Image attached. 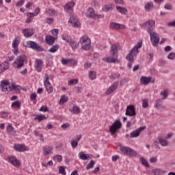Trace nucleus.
<instances>
[{
  "label": "nucleus",
  "instance_id": "obj_1",
  "mask_svg": "<svg viewBox=\"0 0 175 175\" xmlns=\"http://www.w3.org/2000/svg\"><path fill=\"white\" fill-rule=\"evenodd\" d=\"M150 36V42L154 47H158L159 43V35L154 31H150L148 33Z\"/></svg>",
  "mask_w": 175,
  "mask_h": 175
},
{
  "label": "nucleus",
  "instance_id": "obj_2",
  "mask_svg": "<svg viewBox=\"0 0 175 175\" xmlns=\"http://www.w3.org/2000/svg\"><path fill=\"white\" fill-rule=\"evenodd\" d=\"M122 124L121 122L118 120H116L111 126H109V132L111 136H114L116 135L117 131L121 128Z\"/></svg>",
  "mask_w": 175,
  "mask_h": 175
},
{
  "label": "nucleus",
  "instance_id": "obj_3",
  "mask_svg": "<svg viewBox=\"0 0 175 175\" xmlns=\"http://www.w3.org/2000/svg\"><path fill=\"white\" fill-rule=\"evenodd\" d=\"M24 61H25V55H20L16 60L12 64L14 68L21 69L24 66Z\"/></svg>",
  "mask_w": 175,
  "mask_h": 175
},
{
  "label": "nucleus",
  "instance_id": "obj_4",
  "mask_svg": "<svg viewBox=\"0 0 175 175\" xmlns=\"http://www.w3.org/2000/svg\"><path fill=\"white\" fill-rule=\"evenodd\" d=\"M120 151L129 157H137V152L129 147L122 146L120 148Z\"/></svg>",
  "mask_w": 175,
  "mask_h": 175
},
{
  "label": "nucleus",
  "instance_id": "obj_5",
  "mask_svg": "<svg viewBox=\"0 0 175 175\" xmlns=\"http://www.w3.org/2000/svg\"><path fill=\"white\" fill-rule=\"evenodd\" d=\"M137 54H139V49L137 46H134L133 49L130 51L129 53L126 56V59H127V61H131V62H133V61H135L133 55H137Z\"/></svg>",
  "mask_w": 175,
  "mask_h": 175
},
{
  "label": "nucleus",
  "instance_id": "obj_6",
  "mask_svg": "<svg viewBox=\"0 0 175 175\" xmlns=\"http://www.w3.org/2000/svg\"><path fill=\"white\" fill-rule=\"evenodd\" d=\"M25 47H29L33 50H36V51H43V49H42V47L39 46V44H37L33 41H28L27 42H26V44H25Z\"/></svg>",
  "mask_w": 175,
  "mask_h": 175
},
{
  "label": "nucleus",
  "instance_id": "obj_7",
  "mask_svg": "<svg viewBox=\"0 0 175 175\" xmlns=\"http://www.w3.org/2000/svg\"><path fill=\"white\" fill-rule=\"evenodd\" d=\"M143 27H146L148 33L154 31L155 28V21L149 20L143 24Z\"/></svg>",
  "mask_w": 175,
  "mask_h": 175
},
{
  "label": "nucleus",
  "instance_id": "obj_8",
  "mask_svg": "<svg viewBox=\"0 0 175 175\" xmlns=\"http://www.w3.org/2000/svg\"><path fill=\"white\" fill-rule=\"evenodd\" d=\"M125 114L129 117H135V116H136V110L135 109V106L128 105Z\"/></svg>",
  "mask_w": 175,
  "mask_h": 175
},
{
  "label": "nucleus",
  "instance_id": "obj_9",
  "mask_svg": "<svg viewBox=\"0 0 175 175\" xmlns=\"http://www.w3.org/2000/svg\"><path fill=\"white\" fill-rule=\"evenodd\" d=\"M44 84L48 94H51V92H53V85L49 81V77L47 76V74H46V78L44 80Z\"/></svg>",
  "mask_w": 175,
  "mask_h": 175
},
{
  "label": "nucleus",
  "instance_id": "obj_10",
  "mask_svg": "<svg viewBox=\"0 0 175 175\" xmlns=\"http://www.w3.org/2000/svg\"><path fill=\"white\" fill-rule=\"evenodd\" d=\"M146 128V126L139 127L135 131H133L130 133V137H138V136L140 135V132H142V131H144Z\"/></svg>",
  "mask_w": 175,
  "mask_h": 175
},
{
  "label": "nucleus",
  "instance_id": "obj_11",
  "mask_svg": "<svg viewBox=\"0 0 175 175\" xmlns=\"http://www.w3.org/2000/svg\"><path fill=\"white\" fill-rule=\"evenodd\" d=\"M86 16L87 17H89V18H93L94 20H96V18H99V15H96L95 14V11L92 8L88 9Z\"/></svg>",
  "mask_w": 175,
  "mask_h": 175
},
{
  "label": "nucleus",
  "instance_id": "obj_12",
  "mask_svg": "<svg viewBox=\"0 0 175 175\" xmlns=\"http://www.w3.org/2000/svg\"><path fill=\"white\" fill-rule=\"evenodd\" d=\"M118 87V81L114 82L105 92L106 95H110L112 92H114L117 88Z\"/></svg>",
  "mask_w": 175,
  "mask_h": 175
},
{
  "label": "nucleus",
  "instance_id": "obj_13",
  "mask_svg": "<svg viewBox=\"0 0 175 175\" xmlns=\"http://www.w3.org/2000/svg\"><path fill=\"white\" fill-rule=\"evenodd\" d=\"M78 157L79 158V159H81L82 161H87L88 159H92V154H84V152H80L78 154Z\"/></svg>",
  "mask_w": 175,
  "mask_h": 175
},
{
  "label": "nucleus",
  "instance_id": "obj_14",
  "mask_svg": "<svg viewBox=\"0 0 175 175\" xmlns=\"http://www.w3.org/2000/svg\"><path fill=\"white\" fill-rule=\"evenodd\" d=\"M8 162L12 163L14 166H20L21 165V163H20V161L18 159H16V157L12 156V157H8Z\"/></svg>",
  "mask_w": 175,
  "mask_h": 175
},
{
  "label": "nucleus",
  "instance_id": "obj_15",
  "mask_svg": "<svg viewBox=\"0 0 175 175\" xmlns=\"http://www.w3.org/2000/svg\"><path fill=\"white\" fill-rule=\"evenodd\" d=\"M69 23L73 26L79 28L80 27V22H79V19L76 18L74 16H70L69 18Z\"/></svg>",
  "mask_w": 175,
  "mask_h": 175
},
{
  "label": "nucleus",
  "instance_id": "obj_16",
  "mask_svg": "<svg viewBox=\"0 0 175 175\" xmlns=\"http://www.w3.org/2000/svg\"><path fill=\"white\" fill-rule=\"evenodd\" d=\"M110 28H111V29H125V25L111 23H110Z\"/></svg>",
  "mask_w": 175,
  "mask_h": 175
},
{
  "label": "nucleus",
  "instance_id": "obj_17",
  "mask_svg": "<svg viewBox=\"0 0 175 175\" xmlns=\"http://www.w3.org/2000/svg\"><path fill=\"white\" fill-rule=\"evenodd\" d=\"M118 46L116 44H113L111 46V53L113 58H116L118 55Z\"/></svg>",
  "mask_w": 175,
  "mask_h": 175
},
{
  "label": "nucleus",
  "instance_id": "obj_18",
  "mask_svg": "<svg viewBox=\"0 0 175 175\" xmlns=\"http://www.w3.org/2000/svg\"><path fill=\"white\" fill-rule=\"evenodd\" d=\"M43 65V62H42V59H37L35 62V68L37 70V72H42V66Z\"/></svg>",
  "mask_w": 175,
  "mask_h": 175
},
{
  "label": "nucleus",
  "instance_id": "obj_19",
  "mask_svg": "<svg viewBox=\"0 0 175 175\" xmlns=\"http://www.w3.org/2000/svg\"><path fill=\"white\" fill-rule=\"evenodd\" d=\"M45 40L46 44H49V46H53L54 44V42H55V38L53 36H46L45 37Z\"/></svg>",
  "mask_w": 175,
  "mask_h": 175
},
{
  "label": "nucleus",
  "instance_id": "obj_20",
  "mask_svg": "<svg viewBox=\"0 0 175 175\" xmlns=\"http://www.w3.org/2000/svg\"><path fill=\"white\" fill-rule=\"evenodd\" d=\"M73 6H75L74 2H69L64 5V9L67 13H72L73 10Z\"/></svg>",
  "mask_w": 175,
  "mask_h": 175
},
{
  "label": "nucleus",
  "instance_id": "obj_21",
  "mask_svg": "<svg viewBox=\"0 0 175 175\" xmlns=\"http://www.w3.org/2000/svg\"><path fill=\"white\" fill-rule=\"evenodd\" d=\"M9 69V62H4L0 64V74L3 72H6Z\"/></svg>",
  "mask_w": 175,
  "mask_h": 175
},
{
  "label": "nucleus",
  "instance_id": "obj_22",
  "mask_svg": "<svg viewBox=\"0 0 175 175\" xmlns=\"http://www.w3.org/2000/svg\"><path fill=\"white\" fill-rule=\"evenodd\" d=\"M42 150H43V154L44 155H49V154L53 151V148H51L50 146L49 145H46L42 147Z\"/></svg>",
  "mask_w": 175,
  "mask_h": 175
},
{
  "label": "nucleus",
  "instance_id": "obj_23",
  "mask_svg": "<svg viewBox=\"0 0 175 175\" xmlns=\"http://www.w3.org/2000/svg\"><path fill=\"white\" fill-rule=\"evenodd\" d=\"M14 149L16 151H20L21 152H24V151H27V148L23 144L14 145Z\"/></svg>",
  "mask_w": 175,
  "mask_h": 175
},
{
  "label": "nucleus",
  "instance_id": "obj_24",
  "mask_svg": "<svg viewBox=\"0 0 175 175\" xmlns=\"http://www.w3.org/2000/svg\"><path fill=\"white\" fill-rule=\"evenodd\" d=\"M70 111H71V113H73V114H79L80 107L73 104L72 106L70 107Z\"/></svg>",
  "mask_w": 175,
  "mask_h": 175
},
{
  "label": "nucleus",
  "instance_id": "obj_25",
  "mask_svg": "<svg viewBox=\"0 0 175 175\" xmlns=\"http://www.w3.org/2000/svg\"><path fill=\"white\" fill-rule=\"evenodd\" d=\"M22 33H23L25 38H31L33 35L32 31H29V29L25 28L22 30Z\"/></svg>",
  "mask_w": 175,
  "mask_h": 175
},
{
  "label": "nucleus",
  "instance_id": "obj_26",
  "mask_svg": "<svg viewBox=\"0 0 175 175\" xmlns=\"http://www.w3.org/2000/svg\"><path fill=\"white\" fill-rule=\"evenodd\" d=\"M140 81L142 84L147 85V84H150V83H151V77H142L140 79Z\"/></svg>",
  "mask_w": 175,
  "mask_h": 175
},
{
  "label": "nucleus",
  "instance_id": "obj_27",
  "mask_svg": "<svg viewBox=\"0 0 175 175\" xmlns=\"http://www.w3.org/2000/svg\"><path fill=\"white\" fill-rule=\"evenodd\" d=\"M33 117H36V118H34L35 121H38V122H42V121H44V120H46L47 118H46V116L44 115H36L34 114L33 115Z\"/></svg>",
  "mask_w": 175,
  "mask_h": 175
},
{
  "label": "nucleus",
  "instance_id": "obj_28",
  "mask_svg": "<svg viewBox=\"0 0 175 175\" xmlns=\"http://www.w3.org/2000/svg\"><path fill=\"white\" fill-rule=\"evenodd\" d=\"M114 5L112 4L104 5L102 8L103 12H109V10H113Z\"/></svg>",
  "mask_w": 175,
  "mask_h": 175
},
{
  "label": "nucleus",
  "instance_id": "obj_29",
  "mask_svg": "<svg viewBox=\"0 0 175 175\" xmlns=\"http://www.w3.org/2000/svg\"><path fill=\"white\" fill-rule=\"evenodd\" d=\"M116 10L119 12V13H121V14H126L128 13V10L125 8H121L120 5H116Z\"/></svg>",
  "mask_w": 175,
  "mask_h": 175
},
{
  "label": "nucleus",
  "instance_id": "obj_30",
  "mask_svg": "<svg viewBox=\"0 0 175 175\" xmlns=\"http://www.w3.org/2000/svg\"><path fill=\"white\" fill-rule=\"evenodd\" d=\"M46 14L47 16H51L52 17H55L57 16V11L53 9H49L48 11H46Z\"/></svg>",
  "mask_w": 175,
  "mask_h": 175
},
{
  "label": "nucleus",
  "instance_id": "obj_31",
  "mask_svg": "<svg viewBox=\"0 0 175 175\" xmlns=\"http://www.w3.org/2000/svg\"><path fill=\"white\" fill-rule=\"evenodd\" d=\"M27 16L28 18L26 20V23L27 24H29V23H31V21H32V18H33V17H35V14H33L32 12H28Z\"/></svg>",
  "mask_w": 175,
  "mask_h": 175
},
{
  "label": "nucleus",
  "instance_id": "obj_32",
  "mask_svg": "<svg viewBox=\"0 0 175 175\" xmlns=\"http://www.w3.org/2000/svg\"><path fill=\"white\" fill-rule=\"evenodd\" d=\"M27 16L28 18L26 20V23L27 24H29V23H31V21H32V18H33V17H35V14H33L32 12H28Z\"/></svg>",
  "mask_w": 175,
  "mask_h": 175
},
{
  "label": "nucleus",
  "instance_id": "obj_33",
  "mask_svg": "<svg viewBox=\"0 0 175 175\" xmlns=\"http://www.w3.org/2000/svg\"><path fill=\"white\" fill-rule=\"evenodd\" d=\"M27 16L28 18L26 20V23L27 24H29V23H31V21H32V18H33V17H35V14H33L32 12H28Z\"/></svg>",
  "mask_w": 175,
  "mask_h": 175
},
{
  "label": "nucleus",
  "instance_id": "obj_34",
  "mask_svg": "<svg viewBox=\"0 0 175 175\" xmlns=\"http://www.w3.org/2000/svg\"><path fill=\"white\" fill-rule=\"evenodd\" d=\"M88 42H91V40H90L88 36H83L80 38L81 44H84V43H87Z\"/></svg>",
  "mask_w": 175,
  "mask_h": 175
},
{
  "label": "nucleus",
  "instance_id": "obj_35",
  "mask_svg": "<svg viewBox=\"0 0 175 175\" xmlns=\"http://www.w3.org/2000/svg\"><path fill=\"white\" fill-rule=\"evenodd\" d=\"M83 50H90V47H91V42H85L81 44Z\"/></svg>",
  "mask_w": 175,
  "mask_h": 175
},
{
  "label": "nucleus",
  "instance_id": "obj_36",
  "mask_svg": "<svg viewBox=\"0 0 175 175\" xmlns=\"http://www.w3.org/2000/svg\"><path fill=\"white\" fill-rule=\"evenodd\" d=\"M159 142L160 143L161 146H163V147L169 146V142L165 139H159Z\"/></svg>",
  "mask_w": 175,
  "mask_h": 175
},
{
  "label": "nucleus",
  "instance_id": "obj_37",
  "mask_svg": "<svg viewBox=\"0 0 175 175\" xmlns=\"http://www.w3.org/2000/svg\"><path fill=\"white\" fill-rule=\"evenodd\" d=\"M71 146L72 148H77V146H79V142L76 141L75 138H72L70 142Z\"/></svg>",
  "mask_w": 175,
  "mask_h": 175
},
{
  "label": "nucleus",
  "instance_id": "obj_38",
  "mask_svg": "<svg viewBox=\"0 0 175 175\" xmlns=\"http://www.w3.org/2000/svg\"><path fill=\"white\" fill-rule=\"evenodd\" d=\"M68 96L65 95H62L60 98L59 100V105H64V103H66V102H68Z\"/></svg>",
  "mask_w": 175,
  "mask_h": 175
},
{
  "label": "nucleus",
  "instance_id": "obj_39",
  "mask_svg": "<svg viewBox=\"0 0 175 175\" xmlns=\"http://www.w3.org/2000/svg\"><path fill=\"white\" fill-rule=\"evenodd\" d=\"M12 87L10 86L9 85L7 86H4L3 88H2V91L3 92H5L6 94H8V92H10V91H12Z\"/></svg>",
  "mask_w": 175,
  "mask_h": 175
},
{
  "label": "nucleus",
  "instance_id": "obj_40",
  "mask_svg": "<svg viewBox=\"0 0 175 175\" xmlns=\"http://www.w3.org/2000/svg\"><path fill=\"white\" fill-rule=\"evenodd\" d=\"M59 49V45L58 44L54 45L49 50V53H55V51H57V50H58Z\"/></svg>",
  "mask_w": 175,
  "mask_h": 175
},
{
  "label": "nucleus",
  "instance_id": "obj_41",
  "mask_svg": "<svg viewBox=\"0 0 175 175\" xmlns=\"http://www.w3.org/2000/svg\"><path fill=\"white\" fill-rule=\"evenodd\" d=\"M152 8H154V4H152V3H148L145 5V10H146V12H150Z\"/></svg>",
  "mask_w": 175,
  "mask_h": 175
},
{
  "label": "nucleus",
  "instance_id": "obj_42",
  "mask_svg": "<svg viewBox=\"0 0 175 175\" xmlns=\"http://www.w3.org/2000/svg\"><path fill=\"white\" fill-rule=\"evenodd\" d=\"M62 39L63 40H64L65 42H67V43H69V42H70V36H69V35L64 33L62 35Z\"/></svg>",
  "mask_w": 175,
  "mask_h": 175
},
{
  "label": "nucleus",
  "instance_id": "obj_43",
  "mask_svg": "<svg viewBox=\"0 0 175 175\" xmlns=\"http://www.w3.org/2000/svg\"><path fill=\"white\" fill-rule=\"evenodd\" d=\"M94 165H95V161L91 160L88 164L86 165V169L88 170L89 169H92L94 167Z\"/></svg>",
  "mask_w": 175,
  "mask_h": 175
},
{
  "label": "nucleus",
  "instance_id": "obj_44",
  "mask_svg": "<svg viewBox=\"0 0 175 175\" xmlns=\"http://www.w3.org/2000/svg\"><path fill=\"white\" fill-rule=\"evenodd\" d=\"M89 77L91 80L95 79L96 78V72H95V71H90Z\"/></svg>",
  "mask_w": 175,
  "mask_h": 175
},
{
  "label": "nucleus",
  "instance_id": "obj_45",
  "mask_svg": "<svg viewBox=\"0 0 175 175\" xmlns=\"http://www.w3.org/2000/svg\"><path fill=\"white\" fill-rule=\"evenodd\" d=\"M55 162H61L62 161V156L60 154H57L53 157Z\"/></svg>",
  "mask_w": 175,
  "mask_h": 175
},
{
  "label": "nucleus",
  "instance_id": "obj_46",
  "mask_svg": "<svg viewBox=\"0 0 175 175\" xmlns=\"http://www.w3.org/2000/svg\"><path fill=\"white\" fill-rule=\"evenodd\" d=\"M12 109H20V103L18 101H15L12 104Z\"/></svg>",
  "mask_w": 175,
  "mask_h": 175
},
{
  "label": "nucleus",
  "instance_id": "obj_47",
  "mask_svg": "<svg viewBox=\"0 0 175 175\" xmlns=\"http://www.w3.org/2000/svg\"><path fill=\"white\" fill-rule=\"evenodd\" d=\"M161 95L163 96L162 99H166V98L169 96V92H167V90H163L161 92Z\"/></svg>",
  "mask_w": 175,
  "mask_h": 175
},
{
  "label": "nucleus",
  "instance_id": "obj_48",
  "mask_svg": "<svg viewBox=\"0 0 175 175\" xmlns=\"http://www.w3.org/2000/svg\"><path fill=\"white\" fill-rule=\"evenodd\" d=\"M163 103V102H162V100L161 99H158L156 100L155 103V107L157 109H159V107H161V106H162V104Z\"/></svg>",
  "mask_w": 175,
  "mask_h": 175
},
{
  "label": "nucleus",
  "instance_id": "obj_49",
  "mask_svg": "<svg viewBox=\"0 0 175 175\" xmlns=\"http://www.w3.org/2000/svg\"><path fill=\"white\" fill-rule=\"evenodd\" d=\"M142 107L143 109H147V107H148V100L147 99L142 100Z\"/></svg>",
  "mask_w": 175,
  "mask_h": 175
},
{
  "label": "nucleus",
  "instance_id": "obj_50",
  "mask_svg": "<svg viewBox=\"0 0 175 175\" xmlns=\"http://www.w3.org/2000/svg\"><path fill=\"white\" fill-rule=\"evenodd\" d=\"M61 62L63 65H68L69 62H72V59H62Z\"/></svg>",
  "mask_w": 175,
  "mask_h": 175
},
{
  "label": "nucleus",
  "instance_id": "obj_51",
  "mask_svg": "<svg viewBox=\"0 0 175 175\" xmlns=\"http://www.w3.org/2000/svg\"><path fill=\"white\" fill-rule=\"evenodd\" d=\"M140 161H141L142 165H143L144 166H146V167H148V166H149L148 163L147 162V161L144 158L141 157Z\"/></svg>",
  "mask_w": 175,
  "mask_h": 175
},
{
  "label": "nucleus",
  "instance_id": "obj_52",
  "mask_svg": "<svg viewBox=\"0 0 175 175\" xmlns=\"http://www.w3.org/2000/svg\"><path fill=\"white\" fill-rule=\"evenodd\" d=\"M70 47H72V50H75L76 49V47H77V43L73 40H70L69 42Z\"/></svg>",
  "mask_w": 175,
  "mask_h": 175
},
{
  "label": "nucleus",
  "instance_id": "obj_53",
  "mask_svg": "<svg viewBox=\"0 0 175 175\" xmlns=\"http://www.w3.org/2000/svg\"><path fill=\"white\" fill-rule=\"evenodd\" d=\"M7 131L8 132V133H10V135H12L14 131V128L13 126H12L11 124H9L7 126Z\"/></svg>",
  "mask_w": 175,
  "mask_h": 175
},
{
  "label": "nucleus",
  "instance_id": "obj_54",
  "mask_svg": "<svg viewBox=\"0 0 175 175\" xmlns=\"http://www.w3.org/2000/svg\"><path fill=\"white\" fill-rule=\"evenodd\" d=\"M9 84H10V83H9V81H6V80L1 81V88H4V87L9 85Z\"/></svg>",
  "mask_w": 175,
  "mask_h": 175
},
{
  "label": "nucleus",
  "instance_id": "obj_55",
  "mask_svg": "<svg viewBox=\"0 0 175 175\" xmlns=\"http://www.w3.org/2000/svg\"><path fill=\"white\" fill-rule=\"evenodd\" d=\"M118 77H120V73L118 72H116L109 76V79H113V80H116V79H118Z\"/></svg>",
  "mask_w": 175,
  "mask_h": 175
},
{
  "label": "nucleus",
  "instance_id": "obj_56",
  "mask_svg": "<svg viewBox=\"0 0 175 175\" xmlns=\"http://www.w3.org/2000/svg\"><path fill=\"white\" fill-rule=\"evenodd\" d=\"M105 61L109 64H115V62H117V59L115 58H107Z\"/></svg>",
  "mask_w": 175,
  "mask_h": 175
},
{
  "label": "nucleus",
  "instance_id": "obj_57",
  "mask_svg": "<svg viewBox=\"0 0 175 175\" xmlns=\"http://www.w3.org/2000/svg\"><path fill=\"white\" fill-rule=\"evenodd\" d=\"M39 111H44V112L49 111V107H47V106L46 105H42L40 108Z\"/></svg>",
  "mask_w": 175,
  "mask_h": 175
},
{
  "label": "nucleus",
  "instance_id": "obj_58",
  "mask_svg": "<svg viewBox=\"0 0 175 175\" xmlns=\"http://www.w3.org/2000/svg\"><path fill=\"white\" fill-rule=\"evenodd\" d=\"M12 47L14 49H18V43L17 42V38H15L14 41L12 42Z\"/></svg>",
  "mask_w": 175,
  "mask_h": 175
},
{
  "label": "nucleus",
  "instance_id": "obj_59",
  "mask_svg": "<svg viewBox=\"0 0 175 175\" xmlns=\"http://www.w3.org/2000/svg\"><path fill=\"white\" fill-rule=\"evenodd\" d=\"M59 173H60V174H66V172H65V168H64V166H60L59 167Z\"/></svg>",
  "mask_w": 175,
  "mask_h": 175
},
{
  "label": "nucleus",
  "instance_id": "obj_60",
  "mask_svg": "<svg viewBox=\"0 0 175 175\" xmlns=\"http://www.w3.org/2000/svg\"><path fill=\"white\" fill-rule=\"evenodd\" d=\"M12 90H15L16 91H20V88H21V87H20V85H14V83H12Z\"/></svg>",
  "mask_w": 175,
  "mask_h": 175
},
{
  "label": "nucleus",
  "instance_id": "obj_61",
  "mask_svg": "<svg viewBox=\"0 0 175 175\" xmlns=\"http://www.w3.org/2000/svg\"><path fill=\"white\" fill-rule=\"evenodd\" d=\"M77 79H71L68 81V85H73V84H77Z\"/></svg>",
  "mask_w": 175,
  "mask_h": 175
},
{
  "label": "nucleus",
  "instance_id": "obj_62",
  "mask_svg": "<svg viewBox=\"0 0 175 175\" xmlns=\"http://www.w3.org/2000/svg\"><path fill=\"white\" fill-rule=\"evenodd\" d=\"M168 59H174L175 58V53L172 52L167 55Z\"/></svg>",
  "mask_w": 175,
  "mask_h": 175
},
{
  "label": "nucleus",
  "instance_id": "obj_63",
  "mask_svg": "<svg viewBox=\"0 0 175 175\" xmlns=\"http://www.w3.org/2000/svg\"><path fill=\"white\" fill-rule=\"evenodd\" d=\"M161 170L159 169H154L152 170V174L154 175H159V173H161Z\"/></svg>",
  "mask_w": 175,
  "mask_h": 175
},
{
  "label": "nucleus",
  "instance_id": "obj_64",
  "mask_svg": "<svg viewBox=\"0 0 175 175\" xmlns=\"http://www.w3.org/2000/svg\"><path fill=\"white\" fill-rule=\"evenodd\" d=\"M36 93H32L31 95H30V99L31 100H35L36 99Z\"/></svg>",
  "mask_w": 175,
  "mask_h": 175
}]
</instances>
